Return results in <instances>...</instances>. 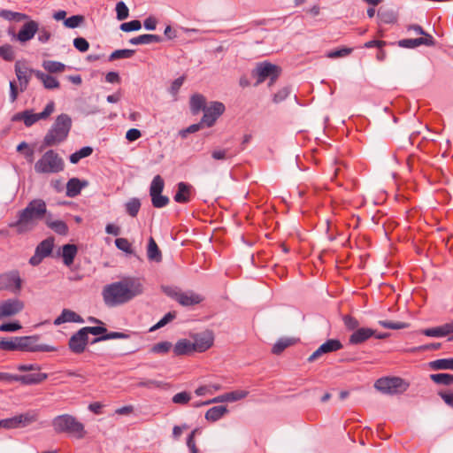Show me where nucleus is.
Returning a JSON list of instances; mask_svg holds the SVG:
<instances>
[{"mask_svg": "<svg viewBox=\"0 0 453 453\" xmlns=\"http://www.w3.org/2000/svg\"><path fill=\"white\" fill-rule=\"evenodd\" d=\"M143 284L138 278L127 277L104 287L102 296L105 305L115 307L128 303L143 292Z\"/></svg>", "mask_w": 453, "mask_h": 453, "instance_id": "f257e3e1", "label": "nucleus"}, {"mask_svg": "<svg viewBox=\"0 0 453 453\" xmlns=\"http://www.w3.org/2000/svg\"><path fill=\"white\" fill-rule=\"evenodd\" d=\"M47 212V206L42 199H34L18 213V219L8 226L14 228L18 234L28 233L35 228L39 220L42 219Z\"/></svg>", "mask_w": 453, "mask_h": 453, "instance_id": "f03ea898", "label": "nucleus"}, {"mask_svg": "<svg viewBox=\"0 0 453 453\" xmlns=\"http://www.w3.org/2000/svg\"><path fill=\"white\" fill-rule=\"evenodd\" d=\"M71 127L72 119L65 113L58 115L43 137V145L46 147H53L65 142Z\"/></svg>", "mask_w": 453, "mask_h": 453, "instance_id": "7ed1b4c3", "label": "nucleus"}, {"mask_svg": "<svg viewBox=\"0 0 453 453\" xmlns=\"http://www.w3.org/2000/svg\"><path fill=\"white\" fill-rule=\"evenodd\" d=\"M52 426L57 433L70 434L78 439H81L85 436L83 424L70 414H63L54 418Z\"/></svg>", "mask_w": 453, "mask_h": 453, "instance_id": "20e7f679", "label": "nucleus"}, {"mask_svg": "<svg viewBox=\"0 0 453 453\" xmlns=\"http://www.w3.org/2000/svg\"><path fill=\"white\" fill-rule=\"evenodd\" d=\"M64 161L53 150L46 151L35 163V170L39 173H56L64 169Z\"/></svg>", "mask_w": 453, "mask_h": 453, "instance_id": "39448f33", "label": "nucleus"}, {"mask_svg": "<svg viewBox=\"0 0 453 453\" xmlns=\"http://www.w3.org/2000/svg\"><path fill=\"white\" fill-rule=\"evenodd\" d=\"M374 388L383 394L395 395L405 392L409 383L399 377H386L377 380Z\"/></svg>", "mask_w": 453, "mask_h": 453, "instance_id": "423d86ee", "label": "nucleus"}, {"mask_svg": "<svg viewBox=\"0 0 453 453\" xmlns=\"http://www.w3.org/2000/svg\"><path fill=\"white\" fill-rule=\"evenodd\" d=\"M38 336L15 337L16 350L19 351H55L56 348L49 345L37 344Z\"/></svg>", "mask_w": 453, "mask_h": 453, "instance_id": "0eeeda50", "label": "nucleus"}, {"mask_svg": "<svg viewBox=\"0 0 453 453\" xmlns=\"http://www.w3.org/2000/svg\"><path fill=\"white\" fill-rule=\"evenodd\" d=\"M280 73V68L269 62H263L257 65L253 74L257 77L256 85L262 83L266 78L271 79L270 85H272L278 78Z\"/></svg>", "mask_w": 453, "mask_h": 453, "instance_id": "6e6552de", "label": "nucleus"}, {"mask_svg": "<svg viewBox=\"0 0 453 453\" xmlns=\"http://www.w3.org/2000/svg\"><path fill=\"white\" fill-rule=\"evenodd\" d=\"M176 37V30H164L163 35H142L130 39V43L137 44H151L171 40Z\"/></svg>", "mask_w": 453, "mask_h": 453, "instance_id": "1a4fd4ad", "label": "nucleus"}, {"mask_svg": "<svg viewBox=\"0 0 453 453\" xmlns=\"http://www.w3.org/2000/svg\"><path fill=\"white\" fill-rule=\"evenodd\" d=\"M0 289L13 293L21 289V279L18 271H11L0 275Z\"/></svg>", "mask_w": 453, "mask_h": 453, "instance_id": "9d476101", "label": "nucleus"}, {"mask_svg": "<svg viewBox=\"0 0 453 453\" xmlns=\"http://www.w3.org/2000/svg\"><path fill=\"white\" fill-rule=\"evenodd\" d=\"M25 307L24 303L17 298L0 302V319L12 317L19 313Z\"/></svg>", "mask_w": 453, "mask_h": 453, "instance_id": "9b49d317", "label": "nucleus"}, {"mask_svg": "<svg viewBox=\"0 0 453 453\" xmlns=\"http://www.w3.org/2000/svg\"><path fill=\"white\" fill-rule=\"evenodd\" d=\"M225 111V105L220 102H213L206 108H203V116L201 120V124L206 127H211L214 125L216 119L223 114Z\"/></svg>", "mask_w": 453, "mask_h": 453, "instance_id": "f8f14e48", "label": "nucleus"}, {"mask_svg": "<svg viewBox=\"0 0 453 453\" xmlns=\"http://www.w3.org/2000/svg\"><path fill=\"white\" fill-rule=\"evenodd\" d=\"M192 344L196 352H204L209 349L214 342V335L211 331L206 330L191 336Z\"/></svg>", "mask_w": 453, "mask_h": 453, "instance_id": "ddd939ff", "label": "nucleus"}, {"mask_svg": "<svg viewBox=\"0 0 453 453\" xmlns=\"http://www.w3.org/2000/svg\"><path fill=\"white\" fill-rule=\"evenodd\" d=\"M0 16L14 23L24 22L21 28H38V23L29 19V17L21 12H15L8 10H3L0 12Z\"/></svg>", "mask_w": 453, "mask_h": 453, "instance_id": "4468645a", "label": "nucleus"}, {"mask_svg": "<svg viewBox=\"0 0 453 453\" xmlns=\"http://www.w3.org/2000/svg\"><path fill=\"white\" fill-rule=\"evenodd\" d=\"M342 348V342L337 339H330L319 347L308 358L309 362H313L322 355L335 352Z\"/></svg>", "mask_w": 453, "mask_h": 453, "instance_id": "2eb2a0df", "label": "nucleus"}, {"mask_svg": "<svg viewBox=\"0 0 453 453\" xmlns=\"http://www.w3.org/2000/svg\"><path fill=\"white\" fill-rule=\"evenodd\" d=\"M55 110V104L54 102H50L45 109L40 112V113H34L32 111H25V119H24V124L26 127H31L35 122L41 120V119H48L52 112Z\"/></svg>", "mask_w": 453, "mask_h": 453, "instance_id": "dca6fc26", "label": "nucleus"}, {"mask_svg": "<svg viewBox=\"0 0 453 453\" xmlns=\"http://www.w3.org/2000/svg\"><path fill=\"white\" fill-rule=\"evenodd\" d=\"M88 342V335L84 332L83 328L75 333L69 340V349L76 354L82 353Z\"/></svg>", "mask_w": 453, "mask_h": 453, "instance_id": "f3484780", "label": "nucleus"}, {"mask_svg": "<svg viewBox=\"0 0 453 453\" xmlns=\"http://www.w3.org/2000/svg\"><path fill=\"white\" fill-rule=\"evenodd\" d=\"M168 295L173 296L183 306L195 305L203 301L200 295L194 292H167Z\"/></svg>", "mask_w": 453, "mask_h": 453, "instance_id": "a211bd4d", "label": "nucleus"}, {"mask_svg": "<svg viewBox=\"0 0 453 453\" xmlns=\"http://www.w3.org/2000/svg\"><path fill=\"white\" fill-rule=\"evenodd\" d=\"M421 31V36L414 39H403L398 42V45L403 48H415L419 45L425 44V45H434V38L424 32V30Z\"/></svg>", "mask_w": 453, "mask_h": 453, "instance_id": "6ab92c4d", "label": "nucleus"}, {"mask_svg": "<svg viewBox=\"0 0 453 453\" xmlns=\"http://www.w3.org/2000/svg\"><path fill=\"white\" fill-rule=\"evenodd\" d=\"M35 70L28 69L26 65H21L20 62H17L15 65L16 76L19 81L20 90L24 91L27 89L31 74Z\"/></svg>", "mask_w": 453, "mask_h": 453, "instance_id": "aec40b11", "label": "nucleus"}, {"mask_svg": "<svg viewBox=\"0 0 453 453\" xmlns=\"http://www.w3.org/2000/svg\"><path fill=\"white\" fill-rule=\"evenodd\" d=\"M375 331L371 328L361 327L355 330L349 336V342L350 344H361L373 336Z\"/></svg>", "mask_w": 453, "mask_h": 453, "instance_id": "412c9836", "label": "nucleus"}, {"mask_svg": "<svg viewBox=\"0 0 453 453\" xmlns=\"http://www.w3.org/2000/svg\"><path fill=\"white\" fill-rule=\"evenodd\" d=\"M46 373H34L27 375H13L12 374V381H19L25 385H33L42 382L47 379Z\"/></svg>", "mask_w": 453, "mask_h": 453, "instance_id": "4be33fe9", "label": "nucleus"}, {"mask_svg": "<svg viewBox=\"0 0 453 453\" xmlns=\"http://www.w3.org/2000/svg\"><path fill=\"white\" fill-rule=\"evenodd\" d=\"M83 321V319L76 312L64 309L61 314L54 320V325L59 326L66 322L82 323Z\"/></svg>", "mask_w": 453, "mask_h": 453, "instance_id": "5701e85b", "label": "nucleus"}, {"mask_svg": "<svg viewBox=\"0 0 453 453\" xmlns=\"http://www.w3.org/2000/svg\"><path fill=\"white\" fill-rule=\"evenodd\" d=\"M87 186L86 181H81L77 178H72L66 184V196L69 197H74L78 196L81 189Z\"/></svg>", "mask_w": 453, "mask_h": 453, "instance_id": "b1692460", "label": "nucleus"}, {"mask_svg": "<svg viewBox=\"0 0 453 453\" xmlns=\"http://www.w3.org/2000/svg\"><path fill=\"white\" fill-rule=\"evenodd\" d=\"M195 352L192 342L188 339H181L173 347V353L176 356L188 355Z\"/></svg>", "mask_w": 453, "mask_h": 453, "instance_id": "393cba45", "label": "nucleus"}, {"mask_svg": "<svg viewBox=\"0 0 453 453\" xmlns=\"http://www.w3.org/2000/svg\"><path fill=\"white\" fill-rule=\"evenodd\" d=\"M227 412L228 410L226 406H214L206 411L205 418L210 422H216L221 418H223Z\"/></svg>", "mask_w": 453, "mask_h": 453, "instance_id": "a878e982", "label": "nucleus"}, {"mask_svg": "<svg viewBox=\"0 0 453 453\" xmlns=\"http://www.w3.org/2000/svg\"><path fill=\"white\" fill-rule=\"evenodd\" d=\"M78 252L77 246L74 244H65L62 247V257L65 265L70 266Z\"/></svg>", "mask_w": 453, "mask_h": 453, "instance_id": "bb28decb", "label": "nucleus"}, {"mask_svg": "<svg viewBox=\"0 0 453 453\" xmlns=\"http://www.w3.org/2000/svg\"><path fill=\"white\" fill-rule=\"evenodd\" d=\"M35 75L42 82L44 88L47 89L58 88L60 86L58 81L50 74L41 71H35Z\"/></svg>", "mask_w": 453, "mask_h": 453, "instance_id": "cd10ccee", "label": "nucleus"}, {"mask_svg": "<svg viewBox=\"0 0 453 453\" xmlns=\"http://www.w3.org/2000/svg\"><path fill=\"white\" fill-rule=\"evenodd\" d=\"M190 197V186L180 182L178 184V191L174 195V201L177 203H188Z\"/></svg>", "mask_w": 453, "mask_h": 453, "instance_id": "c85d7f7f", "label": "nucleus"}, {"mask_svg": "<svg viewBox=\"0 0 453 453\" xmlns=\"http://www.w3.org/2000/svg\"><path fill=\"white\" fill-rule=\"evenodd\" d=\"M147 255L148 258L151 261L160 262L162 260L161 251L152 237L149 240Z\"/></svg>", "mask_w": 453, "mask_h": 453, "instance_id": "c756f323", "label": "nucleus"}, {"mask_svg": "<svg viewBox=\"0 0 453 453\" xmlns=\"http://www.w3.org/2000/svg\"><path fill=\"white\" fill-rule=\"evenodd\" d=\"M205 97L200 94H195L190 98V109L193 114H197L201 110L203 111L205 106Z\"/></svg>", "mask_w": 453, "mask_h": 453, "instance_id": "7c9ffc66", "label": "nucleus"}, {"mask_svg": "<svg viewBox=\"0 0 453 453\" xmlns=\"http://www.w3.org/2000/svg\"><path fill=\"white\" fill-rule=\"evenodd\" d=\"M54 246V239L50 237L41 242L36 247L37 253H40L44 257L50 255Z\"/></svg>", "mask_w": 453, "mask_h": 453, "instance_id": "2f4dec72", "label": "nucleus"}, {"mask_svg": "<svg viewBox=\"0 0 453 453\" xmlns=\"http://www.w3.org/2000/svg\"><path fill=\"white\" fill-rule=\"evenodd\" d=\"M19 427L27 426L38 419V414L35 411H28L17 416Z\"/></svg>", "mask_w": 453, "mask_h": 453, "instance_id": "473e14b6", "label": "nucleus"}, {"mask_svg": "<svg viewBox=\"0 0 453 453\" xmlns=\"http://www.w3.org/2000/svg\"><path fill=\"white\" fill-rule=\"evenodd\" d=\"M429 366L434 370H453V358L437 359L430 362Z\"/></svg>", "mask_w": 453, "mask_h": 453, "instance_id": "72a5a7b5", "label": "nucleus"}, {"mask_svg": "<svg viewBox=\"0 0 453 453\" xmlns=\"http://www.w3.org/2000/svg\"><path fill=\"white\" fill-rule=\"evenodd\" d=\"M37 30H19L18 34H15V30H9V34L12 39H16L20 42H26L35 36V33Z\"/></svg>", "mask_w": 453, "mask_h": 453, "instance_id": "f704fd0d", "label": "nucleus"}, {"mask_svg": "<svg viewBox=\"0 0 453 453\" xmlns=\"http://www.w3.org/2000/svg\"><path fill=\"white\" fill-rule=\"evenodd\" d=\"M42 67L49 73H62L65 69V65L58 61L45 60L42 63Z\"/></svg>", "mask_w": 453, "mask_h": 453, "instance_id": "c9c22d12", "label": "nucleus"}, {"mask_svg": "<svg viewBox=\"0 0 453 453\" xmlns=\"http://www.w3.org/2000/svg\"><path fill=\"white\" fill-rule=\"evenodd\" d=\"M47 226L54 232L61 235H66L68 233L67 225L62 220L47 221Z\"/></svg>", "mask_w": 453, "mask_h": 453, "instance_id": "e433bc0d", "label": "nucleus"}, {"mask_svg": "<svg viewBox=\"0 0 453 453\" xmlns=\"http://www.w3.org/2000/svg\"><path fill=\"white\" fill-rule=\"evenodd\" d=\"M293 343L294 341L292 339L281 338L273 345L272 352L275 355H280L282 351L285 350V349L291 346Z\"/></svg>", "mask_w": 453, "mask_h": 453, "instance_id": "4c0bfd02", "label": "nucleus"}, {"mask_svg": "<svg viewBox=\"0 0 453 453\" xmlns=\"http://www.w3.org/2000/svg\"><path fill=\"white\" fill-rule=\"evenodd\" d=\"M165 182L160 175H156L150 184V195H159L164 189Z\"/></svg>", "mask_w": 453, "mask_h": 453, "instance_id": "58836bf2", "label": "nucleus"}, {"mask_svg": "<svg viewBox=\"0 0 453 453\" xmlns=\"http://www.w3.org/2000/svg\"><path fill=\"white\" fill-rule=\"evenodd\" d=\"M430 377H431V380L437 384H441V385L453 384V374L435 373V374H431Z\"/></svg>", "mask_w": 453, "mask_h": 453, "instance_id": "ea45409f", "label": "nucleus"}, {"mask_svg": "<svg viewBox=\"0 0 453 453\" xmlns=\"http://www.w3.org/2000/svg\"><path fill=\"white\" fill-rule=\"evenodd\" d=\"M378 18L383 24H393L396 19L393 12L382 8L378 12Z\"/></svg>", "mask_w": 453, "mask_h": 453, "instance_id": "a19ab883", "label": "nucleus"}, {"mask_svg": "<svg viewBox=\"0 0 453 453\" xmlns=\"http://www.w3.org/2000/svg\"><path fill=\"white\" fill-rule=\"evenodd\" d=\"M126 211L131 217H135L141 208V202L138 198H132L126 203Z\"/></svg>", "mask_w": 453, "mask_h": 453, "instance_id": "79ce46f5", "label": "nucleus"}, {"mask_svg": "<svg viewBox=\"0 0 453 453\" xmlns=\"http://www.w3.org/2000/svg\"><path fill=\"white\" fill-rule=\"evenodd\" d=\"M172 348V343L169 342H161L154 344L150 348V352L155 354H165Z\"/></svg>", "mask_w": 453, "mask_h": 453, "instance_id": "37998d69", "label": "nucleus"}, {"mask_svg": "<svg viewBox=\"0 0 453 453\" xmlns=\"http://www.w3.org/2000/svg\"><path fill=\"white\" fill-rule=\"evenodd\" d=\"M379 324L385 328L394 329V330L408 328L410 326L408 323H405V322H400V321L393 322V321H388V320H380Z\"/></svg>", "mask_w": 453, "mask_h": 453, "instance_id": "c03bdc74", "label": "nucleus"}, {"mask_svg": "<svg viewBox=\"0 0 453 453\" xmlns=\"http://www.w3.org/2000/svg\"><path fill=\"white\" fill-rule=\"evenodd\" d=\"M84 21V16L74 15L64 20V25L69 28H76L82 25Z\"/></svg>", "mask_w": 453, "mask_h": 453, "instance_id": "a18cd8bd", "label": "nucleus"}, {"mask_svg": "<svg viewBox=\"0 0 453 453\" xmlns=\"http://www.w3.org/2000/svg\"><path fill=\"white\" fill-rule=\"evenodd\" d=\"M0 350L16 351L15 337L0 338Z\"/></svg>", "mask_w": 453, "mask_h": 453, "instance_id": "49530a36", "label": "nucleus"}, {"mask_svg": "<svg viewBox=\"0 0 453 453\" xmlns=\"http://www.w3.org/2000/svg\"><path fill=\"white\" fill-rule=\"evenodd\" d=\"M134 54V50H117L110 55L109 59L112 61L119 58H130Z\"/></svg>", "mask_w": 453, "mask_h": 453, "instance_id": "de8ad7c7", "label": "nucleus"}, {"mask_svg": "<svg viewBox=\"0 0 453 453\" xmlns=\"http://www.w3.org/2000/svg\"><path fill=\"white\" fill-rule=\"evenodd\" d=\"M249 391L243 389H237L227 393L228 403H234L246 398Z\"/></svg>", "mask_w": 453, "mask_h": 453, "instance_id": "09e8293b", "label": "nucleus"}, {"mask_svg": "<svg viewBox=\"0 0 453 453\" xmlns=\"http://www.w3.org/2000/svg\"><path fill=\"white\" fill-rule=\"evenodd\" d=\"M151 202L154 207L162 208L168 204L169 198L165 196H163L162 193L159 195H150Z\"/></svg>", "mask_w": 453, "mask_h": 453, "instance_id": "8fccbe9b", "label": "nucleus"}, {"mask_svg": "<svg viewBox=\"0 0 453 453\" xmlns=\"http://www.w3.org/2000/svg\"><path fill=\"white\" fill-rule=\"evenodd\" d=\"M173 403L176 404H187L191 400V395L188 392L183 391L177 393L173 396Z\"/></svg>", "mask_w": 453, "mask_h": 453, "instance_id": "3c124183", "label": "nucleus"}, {"mask_svg": "<svg viewBox=\"0 0 453 453\" xmlns=\"http://www.w3.org/2000/svg\"><path fill=\"white\" fill-rule=\"evenodd\" d=\"M115 10L119 20H124L128 17L129 10L124 2L117 3Z\"/></svg>", "mask_w": 453, "mask_h": 453, "instance_id": "603ef678", "label": "nucleus"}, {"mask_svg": "<svg viewBox=\"0 0 453 453\" xmlns=\"http://www.w3.org/2000/svg\"><path fill=\"white\" fill-rule=\"evenodd\" d=\"M127 338H128V335L124 333L111 332V333L105 334L95 339L94 342H97L100 341H106V340H110V339H127Z\"/></svg>", "mask_w": 453, "mask_h": 453, "instance_id": "864d4df0", "label": "nucleus"}, {"mask_svg": "<svg viewBox=\"0 0 453 453\" xmlns=\"http://www.w3.org/2000/svg\"><path fill=\"white\" fill-rule=\"evenodd\" d=\"M115 245L118 249H119L120 250H122L126 253H128V254L133 253L131 244L128 242V240L126 238H117L115 240Z\"/></svg>", "mask_w": 453, "mask_h": 453, "instance_id": "5fc2aeb1", "label": "nucleus"}, {"mask_svg": "<svg viewBox=\"0 0 453 453\" xmlns=\"http://www.w3.org/2000/svg\"><path fill=\"white\" fill-rule=\"evenodd\" d=\"M186 77L185 75H182L177 79H175L172 84H171V87L169 88V92L174 96L176 97L180 87L182 86L184 81H185Z\"/></svg>", "mask_w": 453, "mask_h": 453, "instance_id": "6e6d98bb", "label": "nucleus"}, {"mask_svg": "<svg viewBox=\"0 0 453 453\" xmlns=\"http://www.w3.org/2000/svg\"><path fill=\"white\" fill-rule=\"evenodd\" d=\"M0 57L6 61H12L14 58L12 48L8 44L0 46Z\"/></svg>", "mask_w": 453, "mask_h": 453, "instance_id": "4d7b16f0", "label": "nucleus"}, {"mask_svg": "<svg viewBox=\"0 0 453 453\" xmlns=\"http://www.w3.org/2000/svg\"><path fill=\"white\" fill-rule=\"evenodd\" d=\"M175 318V312H168L166 313L155 326L150 328V331H154L158 329L167 323L171 322Z\"/></svg>", "mask_w": 453, "mask_h": 453, "instance_id": "13d9d810", "label": "nucleus"}, {"mask_svg": "<svg viewBox=\"0 0 453 453\" xmlns=\"http://www.w3.org/2000/svg\"><path fill=\"white\" fill-rule=\"evenodd\" d=\"M21 325L19 322H10V323H3L0 325L1 332H16L21 329Z\"/></svg>", "mask_w": 453, "mask_h": 453, "instance_id": "bf43d9fd", "label": "nucleus"}, {"mask_svg": "<svg viewBox=\"0 0 453 453\" xmlns=\"http://www.w3.org/2000/svg\"><path fill=\"white\" fill-rule=\"evenodd\" d=\"M343 322H344L345 326L349 330H357V329H358L359 322H358V320L357 319H355L352 316H349V315L344 316L343 317Z\"/></svg>", "mask_w": 453, "mask_h": 453, "instance_id": "052dcab7", "label": "nucleus"}, {"mask_svg": "<svg viewBox=\"0 0 453 453\" xmlns=\"http://www.w3.org/2000/svg\"><path fill=\"white\" fill-rule=\"evenodd\" d=\"M0 427H4V428H7V429H12V428L19 427V424H18L17 416L10 418L0 420Z\"/></svg>", "mask_w": 453, "mask_h": 453, "instance_id": "680f3d73", "label": "nucleus"}, {"mask_svg": "<svg viewBox=\"0 0 453 453\" xmlns=\"http://www.w3.org/2000/svg\"><path fill=\"white\" fill-rule=\"evenodd\" d=\"M290 94V89L287 87L280 89L276 94L273 96V102L275 104H279L282 101H284Z\"/></svg>", "mask_w": 453, "mask_h": 453, "instance_id": "e2e57ef3", "label": "nucleus"}, {"mask_svg": "<svg viewBox=\"0 0 453 453\" xmlns=\"http://www.w3.org/2000/svg\"><path fill=\"white\" fill-rule=\"evenodd\" d=\"M73 45L78 50H80L81 52L87 51L89 47L87 40L82 37L75 38L73 41Z\"/></svg>", "mask_w": 453, "mask_h": 453, "instance_id": "0e129e2a", "label": "nucleus"}, {"mask_svg": "<svg viewBox=\"0 0 453 453\" xmlns=\"http://www.w3.org/2000/svg\"><path fill=\"white\" fill-rule=\"evenodd\" d=\"M421 333L426 336L430 337H441L443 336V332L441 326L427 328L421 331Z\"/></svg>", "mask_w": 453, "mask_h": 453, "instance_id": "69168bd1", "label": "nucleus"}, {"mask_svg": "<svg viewBox=\"0 0 453 453\" xmlns=\"http://www.w3.org/2000/svg\"><path fill=\"white\" fill-rule=\"evenodd\" d=\"M84 332L87 334H94V335H99V334H105L107 329L104 326H86L83 327Z\"/></svg>", "mask_w": 453, "mask_h": 453, "instance_id": "338daca9", "label": "nucleus"}, {"mask_svg": "<svg viewBox=\"0 0 453 453\" xmlns=\"http://www.w3.org/2000/svg\"><path fill=\"white\" fill-rule=\"evenodd\" d=\"M157 25H161L159 19L157 16H149L143 23L144 28H156Z\"/></svg>", "mask_w": 453, "mask_h": 453, "instance_id": "774afa93", "label": "nucleus"}]
</instances>
